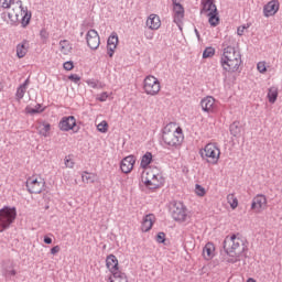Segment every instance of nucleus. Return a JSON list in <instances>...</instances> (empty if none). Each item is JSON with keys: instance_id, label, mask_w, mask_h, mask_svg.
Returning <instances> with one entry per match:
<instances>
[{"instance_id": "nucleus-1", "label": "nucleus", "mask_w": 282, "mask_h": 282, "mask_svg": "<svg viewBox=\"0 0 282 282\" xmlns=\"http://www.w3.org/2000/svg\"><path fill=\"white\" fill-rule=\"evenodd\" d=\"M0 8L8 10V19L14 24L21 21V26L26 28L32 21V12H30L26 7H23V1L21 0H0Z\"/></svg>"}, {"instance_id": "nucleus-2", "label": "nucleus", "mask_w": 282, "mask_h": 282, "mask_svg": "<svg viewBox=\"0 0 282 282\" xmlns=\"http://www.w3.org/2000/svg\"><path fill=\"white\" fill-rule=\"evenodd\" d=\"M219 63L225 74H237L241 67V53L235 46H227L220 55Z\"/></svg>"}, {"instance_id": "nucleus-3", "label": "nucleus", "mask_w": 282, "mask_h": 282, "mask_svg": "<svg viewBox=\"0 0 282 282\" xmlns=\"http://www.w3.org/2000/svg\"><path fill=\"white\" fill-rule=\"evenodd\" d=\"M223 248L227 254H243L248 250V245L246 240L232 235L225 238Z\"/></svg>"}, {"instance_id": "nucleus-4", "label": "nucleus", "mask_w": 282, "mask_h": 282, "mask_svg": "<svg viewBox=\"0 0 282 282\" xmlns=\"http://www.w3.org/2000/svg\"><path fill=\"white\" fill-rule=\"evenodd\" d=\"M165 142H184V131L176 122L167 123L163 129Z\"/></svg>"}, {"instance_id": "nucleus-5", "label": "nucleus", "mask_w": 282, "mask_h": 282, "mask_svg": "<svg viewBox=\"0 0 282 282\" xmlns=\"http://www.w3.org/2000/svg\"><path fill=\"white\" fill-rule=\"evenodd\" d=\"M17 219V207L4 206L0 209V232H6Z\"/></svg>"}, {"instance_id": "nucleus-6", "label": "nucleus", "mask_w": 282, "mask_h": 282, "mask_svg": "<svg viewBox=\"0 0 282 282\" xmlns=\"http://www.w3.org/2000/svg\"><path fill=\"white\" fill-rule=\"evenodd\" d=\"M202 14L208 17V23L212 28H217L219 25V12L217 11V6L213 0H202Z\"/></svg>"}, {"instance_id": "nucleus-7", "label": "nucleus", "mask_w": 282, "mask_h": 282, "mask_svg": "<svg viewBox=\"0 0 282 282\" xmlns=\"http://www.w3.org/2000/svg\"><path fill=\"white\" fill-rule=\"evenodd\" d=\"M220 153L218 147L214 143H207L204 149L199 150L202 160H206L208 164H217Z\"/></svg>"}, {"instance_id": "nucleus-8", "label": "nucleus", "mask_w": 282, "mask_h": 282, "mask_svg": "<svg viewBox=\"0 0 282 282\" xmlns=\"http://www.w3.org/2000/svg\"><path fill=\"white\" fill-rule=\"evenodd\" d=\"M143 91L147 96H158L162 91V84L160 79L153 75H148L143 79Z\"/></svg>"}, {"instance_id": "nucleus-9", "label": "nucleus", "mask_w": 282, "mask_h": 282, "mask_svg": "<svg viewBox=\"0 0 282 282\" xmlns=\"http://www.w3.org/2000/svg\"><path fill=\"white\" fill-rule=\"evenodd\" d=\"M142 182L147 188L150 191H155V188H160L164 186V176L162 174H153V172H148L147 176H142Z\"/></svg>"}, {"instance_id": "nucleus-10", "label": "nucleus", "mask_w": 282, "mask_h": 282, "mask_svg": "<svg viewBox=\"0 0 282 282\" xmlns=\"http://www.w3.org/2000/svg\"><path fill=\"white\" fill-rule=\"evenodd\" d=\"M45 188V181L39 178H28L26 180V191L31 195H39L40 193H43V189Z\"/></svg>"}, {"instance_id": "nucleus-11", "label": "nucleus", "mask_w": 282, "mask_h": 282, "mask_svg": "<svg viewBox=\"0 0 282 282\" xmlns=\"http://www.w3.org/2000/svg\"><path fill=\"white\" fill-rule=\"evenodd\" d=\"M171 214L174 221H186V206L183 203H175L171 209Z\"/></svg>"}, {"instance_id": "nucleus-12", "label": "nucleus", "mask_w": 282, "mask_h": 282, "mask_svg": "<svg viewBox=\"0 0 282 282\" xmlns=\"http://www.w3.org/2000/svg\"><path fill=\"white\" fill-rule=\"evenodd\" d=\"M200 107L205 113H217V100L213 96L204 97L200 100Z\"/></svg>"}, {"instance_id": "nucleus-13", "label": "nucleus", "mask_w": 282, "mask_h": 282, "mask_svg": "<svg viewBox=\"0 0 282 282\" xmlns=\"http://www.w3.org/2000/svg\"><path fill=\"white\" fill-rule=\"evenodd\" d=\"M86 43L90 50H98L100 47V35L98 31L90 29L86 34Z\"/></svg>"}, {"instance_id": "nucleus-14", "label": "nucleus", "mask_w": 282, "mask_h": 282, "mask_svg": "<svg viewBox=\"0 0 282 282\" xmlns=\"http://www.w3.org/2000/svg\"><path fill=\"white\" fill-rule=\"evenodd\" d=\"M61 131H76L78 127L76 126V118L74 116L64 117L58 124Z\"/></svg>"}, {"instance_id": "nucleus-15", "label": "nucleus", "mask_w": 282, "mask_h": 282, "mask_svg": "<svg viewBox=\"0 0 282 282\" xmlns=\"http://www.w3.org/2000/svg\"><path fill=\"white\" fill-rule=\"evenodd\" d=\"M268 204V198H265V195L258 194L251 203V210H254V213H261L263 208H265Z\"/></svg>"}, {"instance_id": "nucleus-16", "label": "nucleus", "mask_w": 282, "mask_h": 282, "mask_svg": "<svg viewBox=\"0 0 282 282\" xmlns=\"http://www.w3.org/2000/svg\"><path fill=\"white\" fill-rule=\"evenodd\" d=\"M280 3L278 0H271L269 1L264 8H263V15L269 18V17H274L276 12H279Z\"/></svg>"}, {"instance_id": "nucleus-17", "label": "nucleus", "mask_w": 282, "mask_h": 282, "mask_svg": "<svg viewBox=\"0 0 282 282\" xmlns=\"http://www.w3.org/2000/svg\"><path fill=\"white\" fill-rule=\"evenodd\" d=\"M184 7L180 4L178 2H173V19L174 23H177L178 25L184 21Z\"/></svg>"}, {"instance_id": "nucleus-18", "label": "nucleus", "mask_w": 282, "mask_h": 282, "mask_svg": "<svg viewBox=\"0 0 282 282\" xmlns=\"http://www.w3.org/2000/svg\"><path fill=\"white\" fill-rule=\"evenodd\" d=\"M145 25L149 30H158L159 28H162V20L160 19V15L151 13L145 21Z\"/></svg>"}, {"instance_id": "nucleus-19", "label": "nucleus", "mask_w": 282, "mask_h": 282, "mask_svg": "<svg viewBox=\"0 0 282 282\" xmlns=\"http://www.w3.org/2000/svg\"><path fill=\"white\" fill-rule=\"evenodd\" d=\"M135 164V159L133 155H128L124 159H122L120 163V169L122 173H131L133 171V165Z\"/></svg>"}, {"instance_id": "nucleus-20", "label": "nucleus", "mask_w": 282, "mask_h": 282, "mask_svg": "<svg viewBox=\"0 0 282 282\" xmlns=\"http://www.w3.org/2000/svg\"><path fill=\"white\" fill-rule=\"evenodd\" d=\"M36 130L40 135L48 138V135L52 133V124H50L47 121H37Z\"/></svg>"}, {"instance_id": "nucleus-21", "label": "nucleus", "mask_w": 282, "mask_h": 282, "mask_svg": "<svg viewBox=\"0 0 282 282\" xmlns=\"http://www.w3.org/2000/svg\"><path fill=\"white\" fill-rule=\"evenodd\" d=\"M118 47V34L112 33L108 37V44H107V50H108V56L111 58L113 57V54H116V50Z\"/></svg>"}, {"instance_id": "nucleus-22", "label": "nucleus", "mask_w": 282, "mask_h": 282, "mask_svg": "<svg viewBox=\"0 0 282 282\" xmlns=\"http://www.w3.org/2000/svg\"><path fill=\"white\" fill-rule=\"evenodd\" d=\"M106 268H108L112 275L116 274V272H121L118 268V258H116L113 254L107 256Z\"/></svg>"}, {"instance_id": "nucleus-23", "label": "nucleus", "mask_w": 282, "mask_h": 282, "mask_svg": "<svg viewBox=\"0 0 282 282\" xmlns=\"http://www.w3.org/2000/svg\"><path fill=\"white\" fill-rule=\"evenodd\" d=\"M155 220V215L148 214L145 217H143L142 224H141V230L142 232H149L153 228V221Z\"/></svg>"}, {"instance_id": "nucleus-24", "label": "nucleus", "mask_w": 282, "mask_h": 282, "mask_svg": "<svg viewBox=\"0 0 282 282\" xmlns=\"http://www.w3.org/2000/svg\"><path fill=\"white\" fill-rule=\"evenodd\" d=\"M203 257L206 261H210L215 257V245L213 242H207L203 248Z\"/></svg>"}, {"instance_id": "nucleus-25", "label": "nucleus", "mask_w": 282, "mask_h": 282, "mask_svg": "<svg viewBox=\"0 0 282 282\" xmlns=\"http://www.w3.org/2000/svg\"><path fill=\"white\" fill-rule=\"evenodd\" d=\"M30 50V43L23 41L17 45V56L18 58H25L28 51Z\"/></svg>"}, {"instance_id": "nucleus-26", "label": "nucleus", "mask_w": 282, "mask_h": 282, "mask_svg": "<svg viewBox=\"0 0 282 282\" xmlns=\"http://www.w3.org/2000/svg\"><path fill=\"white\" fill-rule=\"evenodd\" d=\"M267 98H268L270 105H274V102H276V100L279 98V87L271 86L268 89Z\"/></svg>"}, {"instance_id": "nucleus-27", "label": "nucleus", "mask_w": 282, "mask_h": 282, "mask_svg": "<svg viewBox=\"0 0 282 282\" xmlns=\"http://www.w3.org/2000/svg\"><path fill=\"white\" fill-rule=\"evenodd\" d=\"M72 43L67 40H62L59 41V52L61 54H63L64 56H69V54L72 53Z\"/></svg>"}, {"instance_id": "nucleus-28", "label": "nucleus", "mask_w": 282, "mask_h": 282, "mask_svg": "<svg viewBox=\"0 0 282 282\" xmlns=\"http://www.w3.org/2000/svg\"><path fill=\"white\" fill-rule=\"evenodd\" d=\"M107 282H129V278H127V273L120 271L110 275Z\"/></svg>"}, {"instance_id": "nucleus-29", "label": "nucleus", "mask_w": 282, "mask_h": 282, "mask_svg": "<svg viewBox=\"0 0 282 282\" xmlns=\"http://www.w3.org/2000/svg\"><path fill=\"white\" fill-rule=\"evenodd\" d=\"M28 85H30V79H26L17 90V99L23 100V96H25V93L28 91Z\"/></svg>"}, {"instance_id": "nucleus-30", "label": "nucleus", "mask_w": 282, "mask_h": 282, "mask_svg": "<svg viewBox=\"0 0 282 282\" xmlns=\"http://www.w3.org/2000/svg\"><path fill=\"white\" fill-rule=\"evenodd\" d=\"M243 131V128L239 124V122H234L230 126V133L234 135V138H241V133Z\"/></svg>"}, {"instance_id": "nucleus-31", "label": "nucleus", "mask_w": 282, "mask_h": 282, "mask_svg": "<svg viewBox=\"0 0 282 282\" xmlns=\"http://www.w3.org/2000/svg\"><path fill=\"white\" fill-rule=\"evenodd\" d=\"M153 162V154L151 152H145V154L141 159V169H148L149 164Z\"/></svg>"}, {"instance_id": "nucleus-32", "label": "nucleus", "mask_w": 282, "mask_h": 282, "mask_svg": "<svg viewBox=\"0 0 282 282\" xmlns=\"http://www.w3.org/2000/svg\"><path fill=\"white\" fill-rule=\"evenodd\" d=\"M45 111L40 104L35 105L34 107L32 106H26L24 109L25 113H29L31 116H34V113H43Z\"/></svg>"}, {"instance_id": "nucleus-33", "label": "nucleus", "mask_w": 282, "mask_h": 282, "mask_svg": "<svg viewBox=\"0 0 282 282\" xmlns=\"http://www.w3.org/2000/svg\"><path fill=\"white\" fill-rule=\"evenodd\" d=\"M82 181H83L85 184H94V182H95V176H94V174H91V173L84 172V173L82 174Z\"/></svg>"}, {"instance_id": "nucleus-34", "label": "nucleus", "mask_w": 282, "mask_h": 282, "mask_svg": "<svg viewBox=\"0 0 282 282\" xmlns=\"http://www.w3.org/2000/svg\"><path fill=\"white\" fill-rule=\"evenodd\" d=\"M227 202L230 204L232 210L239 206V200L235 197V194H229L227 196Z\"/></svg>"}, {"instance_id": "nucleus-35", "label": "nucleus", "mask_w": 282, "mask_h": 282, "mask_svg": "<svg viewBox=\"0 0 282 282\" xmlns=\"http://www.w3.org/2000/svg\"><path fill=\"white\" fill-rule=\"evenodd\" d=\"M215 47H206L205 51L203 52V58H213L215 56Z\"/></svg>"}, {"instance_id": "nucleus-36", "label": "nucleus", "mask_w": 282, "mask_h": 282, "mask_svg": "<svg viewBox=\"0 0 282 282\" xmlns=\"http://www.w3.org/2000/svg\"><path fill=\"white\" fill-rule=\"evenodd\" d=\"M97 131L100 133H107L109 131V123L107 121H101L99 124H97Z\"/></svg>"}, {"instance_id": "nucleus-37", "label": "nucleus", "mask_w": 282, "mask_h": 282, "mask_svg": "<svg viewBox=\"0 0 282 282\" xmlns=\"http://www.w3.org/2000/svg\"><path fill=\"white\" fill-rule=\"evenodd\" d=\"M229 256V258L226 259L227 263H237L239 261H241V259H239V257L241 254H232V253H227Z\"/></svg>"}, {"instance_id": "nucleus-38", "label": "nucleus", "mask_w": 282, "mask_h": 282, "mask_svg": "<svg viewBox=\"0 0 282 282\" xmlns=\"http://www.w3.org/2000/svg\"><path fill=\"white\" fill-rule=\"evenodd\" d=\"M2 275L6 276L7 279H12V276H17V270H14V269H12V270L3 269L2 270Z\"/></svg>"}, {"instance_id": "nucleus-39", "label": "nucleus", "mask_w": 282, "mask_h": 282, "mask_svg": "<svg viewBox=\"0 0 282 282\" xmlns=\"http://www.w3.org/2000/svg\"><path fill=\"white\" fill-rule=\"evenodd\" d=\"M257 69L260 74H265V72H268V65L265 64V62H259L257 64Z\"/></svg>"}, {"instance_id": "nucleus-40", "label": "nucleus", "mask_w": 282, "mask_h": 282, "mask_svg": "<svg viewBox=\"0 0 282 282\" xmlns=\"http://www.w3.org/2000/svg\"><path fill=\"white\" fill-rule=\"evenodd\" d=\"M163 149H171V147H174V149H177L178 147H182V143H177V142H163L161 143Z\"/></svg>"}, {"instance_id": "nucleus-41", "label": "nucleus", "mask_w": 282, "mask_h": 282, "mask_svg": "<svg viewBox=\"0 0 282 282\" xmlns=\"http://www.w3.org/2000/svg\"><path fill=\"white\" fill-rule=\"evenodd\" d=\"M196 195L199 197H204V195H206V189L199 184H196Z\"/></svg>"}, {"instance_id": "nucleus-42", "label": "nucleus", "mask_w": 282, "mask_h": 282, "mask_svg": "<svg viewBox=\"0 0 282 282\" xmlns=\"http://www.w3.org/2000/svg\"><path fill=\"white\" fill-rule=\"evenodd\" d=\"M156 241L158 243H164L166 241V234H164L163 231H160L156 235Z\"/></svg>"}, {"instance_id": "nucleus-43", "label": "nucleus", "mask_w": 282, "mask_h": 282, "mask_svg": "<svg viewBox=\"0 0 282 282\" xmlns=\"http://www.w3.org/2000/svg\"><path fill=\"white\" fill-rule=\"evenodd\" d=\"M63 68H64L66 72H72V69H74V62H72V61L65 62V63L63 64Z\"/></svg>"}, {"instance_id": "nucleus-44", "label": "nucleus", "mask_w": 282, "mask_h": 282, "mask_svg": "<svg viewBox=\"0 0 282 282\" xmlns=\"http://www.w3.org/2000/svg\"><path fill=\"white\" fill-rule=\"evenodd\" d=\"M107 98H109V93L107 91L101 93L97 96V100H99V102H106Z\"/></svg>"}, {"instance_id": "nucleus-45", "label": "nucleus", "mask_w": 282, "mask_h": 282, "mask_svg": "<svg viewBox=\"0 0 282 282\" xmlns=\"http://www.w3.org/2000/svg\"><path fill=\"white\" fill-rule=\"evenodd\" d=\"M68 80H72L73 83H80V76L73 74L68 76Z\"/></svg>"}, {"instance_id": "nucleus-46", "label": "nucleus", "mask_w": 282, "mask_h": 282, "mask_svg": "<svg viewBox=\"0 0 282 282\" xmlns=\"http://www.w3.org/2000/svg\"><path fill=\"white\" fill-rule=\"evenodd\" d=\"M65 166L66 169H74V162L72 159H65Z\"/></svg>"}, {"instance_id": "nucleus-47", "label": "nucleus", "mask_w": 282, "mask_h": 282, "mask_svg": "<svg viewBox=\"0 0 282 282\" xmlns=\"http://www.w3.org/2000/svg\"><path fill=\"white\" fill-rule=\"evenodd\" d=\"M86 83L88 87H91L93 89H96V87H98V84L95 80H87Z\"/></svg>"}, {"instance_id": "nucleus-48", "label": "nucleus", "mask_w": 282, "mask_h": 282, "mask_svg": "<svg viewBox=\"0 0 282 282\" xmlns=\"http://www.w3.org/2000/svg\"><path fill=\"white\" fill-rule=\"evenodd\" d=\"M58 252H61L59 246H55L51 249V254H58Z\"/></svg>"}, {"instance_id": "nucleus-49", "label": "nucleus", "mask_w": 282, "mask_h": 282, "mask_svg": "<svg viewBox=\"0 0 282 282\" xmlns=\"http://www.w3.org/2000/svg\"><path fill=\"white\" fill-rule=\"evenodd\" d=\"M246 26H239L237 30L238 36H243V32H246Z\"/></svg>"}, {"instance_id": "nucleus-50", "label": "nucleus", "mask_w": 282, "mask_h": 282, "mask_svg": "<svg viewBox=\"0 0 282 282\" xmlns=\"http://www.w3.org/2000/svg\"><path fill=\"white\" fill-rule=\"evenodd\" d=\"M44 243H46L47 246H50V245L52 243V238L45 236V237H44Z\"/></svg>"}, {"instance_id": "nucleus-51", "label": "nucleus", "mask_w": 282, "mask_h": 282, "mask_svg": "<svg viewBox=\"0 0 282 282\" xmlns=\"http://www.w3.org/2000/svg\"><path fill=\"white\" fill-rule=\"evenodd\" d=\"M247 282H257L254 279H252V278H249L248 280H247Z\"/></svg>"}, {"instance_id": "nucleus-52", "label": "nucleus", "mask_w": 282, "mask_h": 282, "mask_svg": "<svg viewBox=\"0 0 282 282\" xmlns=\"http://www.w3.org/2000/svg\"><path fill=\"white\" fill-rule=\"evenodd\" d=\"M48 208H50V206H48V205H46V206H45V210H47Z\"/></svg>"}, {"instance_id": "nucleus-53", "label": "nucleus", "mask_w": 282, "mask_h": 282, "mask_svg": "<svg viewBox=\"0 0 282 282\" xmlns=\"http://www.w3.org/2000/svg\"><path fill=\"white\" fill-rule=\"evenodd\" d=\"M148 39H150V40L153 39V35L148 36Z\"/></svg>"}]
</instances>
